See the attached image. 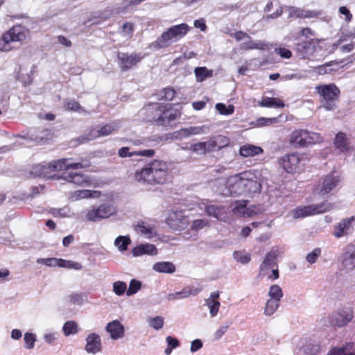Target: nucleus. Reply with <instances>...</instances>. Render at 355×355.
Masks as SVG:
<instances>
[{"label":"nucleus","mask_w":355,"mask_h":355,"mask_svg":"<svg viewBox=\"0 0 355 355\" xmlns=\"http://www.w3.org/2000/svg\"><path fill=\"white\" fill-rule=\"evenodd\" d=\"M220 293L219 291L211 292L208 298L205 299V304L209 309V314L212 318L217 316L220 303L219 302Z\"/></svg>","instance_id":"b1692460"},{"label":"nucleus","mask_w":355,"mask_h":355,"mask_svg":"<svg viewBox=\"0 0 355 355\" xmlns=\"http://www.w3.org/2000/svg\"><path fill=\"white\" fill-rule=\"evenodd\" d=\"M135 230L147 239H151L157 235V230L155 225L146 221L139 222Z\"/></svg>","instance_id":"cd10ccee"},{"label":"nucleus","mask_w":355,"mask_h":355,"mask_svg":"<svg viewBox=\"0 0 355 355\" xmlns=\"http://www.w3.org/2000/svg\"><path fill=\"white\" fill-rule=\"evenodd\" d=\"M340 177L336 172L325 175L317 186L315 191L320 196H324L333 191L340 183Z\"/></svg>","instance_id":"9b49d317"},{"label":"nucleus","mask_w":355,"mask_h":355,"mask_svg":"<svg viewBox=\"0 0 355 355\" xmlns=\"http://www.w3.org/2000/svg\"><path fill=\"white\" fill-rule=\"evenodd\" d=\"M166 222L171 229L181 230L187 226L189 220L182 211L171 210L168 213Z\"/></svg>","instance_id":"4468645a"},{"label":"nucleus","mask_w":355,"mask_h":355,"mask_svg":"<svg viewBox=\"0 0 355 355\" xmlns=\"http://www.w3.org/2000/svg\"><path fill=\"white\" fill-rule=\"evenodd\" d=\"M333 209V205L327 200L319 204L298 207L293 211L294 218H304L309 216L324 214Z\"/></svg>","instance_id":"0eeeda50"},{"label":"nucleus","mask_w":355,"mask_h":355,"mask_svg":"<svg viewBox=\"0 0 355 355\" xmlns=\"http://www.w3.org/2000/svg\"><path fill=\"white\" fill-rule=\"evenodd\" d=\"M352 318V311L349 309H344L332 313L329 316V321L332 326L342 327L347 325Z\"/></svg>","instance_id":"2eb2a0df"},{"label":"nucleus","mask_w":355,"mask_h":355,"mask_svg":"<svg viewBox=\"0 0 355 355\" xmlns=\"http://www.w3.org/2000/svg\"><path fill=\"white\" fill-rule=\"evenodd\" d=\"M233 214L239 216H244L247 213L246 201H236L232 209Z\"/></svg>","instance_id":"3c124183"},{"label":"nucleus","mask_w":355,"mask_h":355,"mask_svg":"<svg viewBox=\"0 0 355 355\" xmlns=\"http://www.w3.org/2000/svg\"><path fill=\"white\" fill-rule=\"evenodd\" d=\"M67 300L72 304L81 305L84 302L83 294L73 293L67 296Z\"/></svg>","instance_id":"338daca9"},{"label":"nucleus","mask_w":355,"mask_h":355,"mask_svg":"<svg viewBox=\"0 0 355 355\" xmlns=\"http://www.w3.org/2000/svg\"><path fill=\"white\" fill-rule=\"evenodd\" d=\"M86 345L85 350L87 353L90 354H96L102 349L101 339L98 334L96 333L89 334L86 339Z\"/></svg>","instance_id":"6ab92c4d"},{"label":"nucleus","mask_w":355,"mask_h":355,"mask_svg":"<svg viewBox=\"0 0 355 355\" xmlns=\"http://www.w3.org/2000/svg\"><path fill=\"white\" fill-rule=\"evenodd\" d=\"M266 44L262 42L258 41L255 42L252 40L251 37L250 36V39L245 40L244 42H243L240 45V49L242 50H252V49H265Z\"/></svg>","instance_id":"58836bf2"},{"label":"nucleus","mask_w":355,"mask_h":355,"mask_svg":"<svg viewBox=\"0 0 355 355\" xmlns=\"http://www.w3.org/2000/svg\"><path fill=\"white\" fill-rule=\"evenodd\" d=\"M327 355H355V345L348 343L342 347H334Z\"/></svg>","instance_id":"72a5a7b5"},{"label":"nucleus","mask_w":355,"mask_h":355,"mask_svg":"<svg viewBox=\"0 0 355 355\" xmlns=\"http://www.w3.org/2000/svg\"><path fill=\"white\" fill-rule=\"evenodd\" d=\"M263 153L261 147L253 144H245L239 148V155L243 157H254Z\"/></svg>","instance_id":"2f4dec72"},{"label":"nucleus","mask_w":355,"mask_h":355,"mask_svg":"<svg viewBox=\"0 0 355 355\" xmlns=\"http://www.w3.org/2000/svg\"><path fill=\"white\" fill-rule=\"evenodd\" d=\"M190 27L185 23L174 25L163 32L155 42V47L162 49L170 46L184 37L189 31Z\"/></svg>","instance_id":"7ed1b4c3"},{"label":"nucleus","mask_w":355,"mask_h":355,"mask_svg":"<svg viewBox=\"0 0 355 355\" xmlns=\"http://www.w3.org/2000/svg\"><path fill=\"white\" fill-rule=\"evenodd\" d=\"M113 292L117 296L123 295L127 291V284L123 281H116L112 285Z\"/></svg>","instance_id":"5fc2aeb1"},{"label":"nucleus","mask_w":355,"mask_h":355,"mask_svg":"<svg viewBox=\"0 0 355 355\" xmlns=\"http://www.w3.org/2000/svg\"><path fill=\"white\" fill-rule=\"evenodd\" d=\"M149 326L155 330L161 329L164 326V318L162 316H156L149 318L148 319Z\"/></svg>","instance_id":"13d9d810"},{"label":"nucleus","mask_w":355,"mask_h":355,"mask_svg":"<svg viewBox=\"0 0 355 355\" xmlns=\"http://www.w3.org/2000/svg\"><path fill=\"white\" fill-rule=\"evenodd\" d=\"M321 97L322 107L328 111L334 110L340 94L339 88L334 84L321 85L315 87Z\"/></svg>","instance_id":"39448f33"},{"label":"nucleus","mask_w":355,"mask_h":355,"mask_svg":"<svg viewBox=\"0 0 355 355\" xmlns=\"http://www.w3.org/2000/svg\"><path fill=\"white\" fill-rule=\"evenodd\" d=\"M289 144L295 148L305 147V130L293 131L289 136Z\"/></svg>","instance_id":"c85d7f7f"},{"label":"nucleus","mask_w":355,"mask_h":355,"mask_svg":"<svg viewBox=\"0 0 355 355\" xmlns=\"http://www.w3.org/2000/svg\"><path fill=\"white\" fill-rule=\"evenodd\" d=\"M354 220V216L343 219L340 223L334 226V232L332 233L333 235L336 238L340 239L351 234L354 230L352 225Z\"/></svg>","instance_id":"f3484780"},{"label":"nucleus","mask_w":355,"mask_h":355,"mask_svg":"<svg viewBox=\"0 0 355 355\" xmlns=\"http://www.w3.org/2000/svg\"><path fill=\"white\" fill-rule=\"evenodd\" d=\"M243 177L245 185L244 194L261 191V184L256 171L252 170L244 171Z\"/></svg>","instance_id":"ddd939ff"},{"label":"nucleus","mask_w":355,"mask_h":355,"mask_svg":"<svg viewBox=\"0 0 355 355\" xmlns=\"http://www.w3.org/2000/svg\"><path fill=\"white\" fill-rule=\"evenodd\" d=\"M260 106L266 107L282 108L285 106L284 103L279 98L264 97L259 103Z\"/></svg>","instance_id":"4c0bfd02"},{"label":"nucleus","mask_w":355,"mask_h":355,"mask_svg":"<svg viewBox=\"0 0 355 355\" xmlns=\"http://www.w3.org/2000/svg\"><path fill=\"white\" fill-rule=\"evenodd\" d=\"M315 44L313 39L298 42L295 46L297 55L301 59H309L315 51Z\"/></svg>","instance_id":"dca6fc26"},{"label":"nucleus","mask_w":355,"mask_h":355,"mask_svg":"<svg viewBox=\"0 0 355 355\" xmlns=\"http://www.w3.org/2000/svg\"><path fill=\"white\" fill-rule=\"evenodd\" d=\"M153 270L160 273L172 274L175 272V266L170 261H159L153 264Z\"/></svg>","instance_id":"f704fd0d"},{"label":"nucleus","mask_w":355,"mask_h":355,"mask_svg":"<svg viewBox=\"0 0 355 355\" xmlns=\"http://www.w3.org/2000/svg\"><path fill=\"white\" fill-rule=\"evenodd\" d=\"M340 272L349 273L355 270V243L348 244L339 257Z\"/></svg>","instance_id":"6e6552de"},{"label":"nucleus","mask_w":355,"mask_h":355,"mask_svg":"<svg viewBox=\"0 0 355 355\" xmlns=\"http://www.w3.org/2000/svg\"><path fill=\"white\" fill-rule=\"evenodd\" d=\"M90 165L89 160L86 158L76 162H73L72 158H62L49 163L37 164L33 167L31 173L36 176L50 178L52 177L51 173L54 171L86 168Z\"/></svg>","instance_id":"f03ea898"},{"label":"nucleus","mask_w":355,"mask_h":355,"mask_svg":"<svg viewBox=\"0 0 355 355\" xmlns=\"http://www.w3.org/2000/svg\"><path fill=\"white\" fill-rule=\"evenodd\" d=\"M206 212L209 216H213L219 220H225L227 209L223 206L210 205L206 206Z\"/></svg>","instance_id":"473e14b6"},{"label":"nucleus","mask_w":355,"mask_h":355,"mask_svg":"<svg viewBox=\"0 0 355 355\" xmlns=\"http://www.w3.org/2000/svg\"><path fill=\"white\" fill-rule=\"evenodd\" d=\"M134 257H139L144 254L154 256L157 254L156 247L150 243L141 244L132 250Z\"/></svg>","instance_id":"7c9ffc66"},{"label":"nucleus","mask_w":355,"mask_h":355,"mask_svg":"<svg viewBox=\"0 0 355 355\" xmlns=\"http://www.w3.org/2000/svg\"><path fill=\"white\" fill-rule=\"evenodd\" d=\"M136 181L148 184H164L168 178V166L162 160L155 159L135 173Z\"/></svg>","instance_id":"f257e3e1"},{"label":"nucleus","mask_w":355,"mask_h":355,"mask_svg":"<svg viewBox=\"0 0 355 355\" xmlns=\"http://www.w3.org/2000/svg\"><path fill=\"white\" fill-rule=\"evenodd\" d=\"M62 178L67 182L81 187L89 186L92 182L90 178L87 175L81 173H67L64 174Z\"/></svg>","instance_id":"412c9836"},{"label":"nucleus","mask_w":355,"mask_h":355,"mask_svg":"<svg viewBox=\"0 0 355 355\" xmlns=\"http://www.w3.org/2000/svg\"><path fill=\"white\" fill-rule=\"evenodd\" d=\"M141 282L133 279L130 282L129 287L127 289L126 295L131 296L136 294L141 288Z\"/></svg>","instance_id":"864d4df0"},{"label":"nucleus","mask_w":355,"mask_h":355,"mask_svg":"<svg viewBox=\"0 0 355 355\" xmlns=\"http://www.w3.org/2000/svg\"><path fill=\"white\" fill-rule=\"evenodd\" d=\"M233 257L236 261L241 263H247L250 261V254L243 251H235Z\"/></svg>","instance_id":"e2e57ef3"},{"label":"nucleus","mask_w":355,"mask_h":355,"mask_svg":"<svg viewBox=\"0 0 355 355\" xmlns=\"http://www.w3.org/2000/svg\"><path fill=\"white\" fill-rule=\"evenodd\" d=\"M308 160L306 154L293 153L282 156L279 163L286 173H295L302 169Z\"/></svg>","instance_id":"423d86ee"},{"label":"nucleus","mask_w":355,"mask_h":355,"mask_svg":"<svg viewBox=\"0 0 355 355\" xmlns=\"http://www.w3.org/2000/svg\"><path fill=\"white\" fill-rule=\"evenodd\" d=\"M279 121V117L265 118L260 117L254 122V126L257 128L270 126L277 123Z\"/></svg>","instance_id":"09e8293b"},{"label":"nucleus","mask_w":355,"mask_h":355,"mask_svg":"<svg viewBox=\"0 0 355 355\" xmlns=\"http://www.w3.org/2000/svg\"><path fill=\"white\" fill-rule=\"evenodd\" d=\"M62 331L65 336H69L76 334L79 331V329L76 322L69 320L63 324Z\"/></svg>","instance_id":"a19ab883"},{"label":"nucleus","mask_w":355,"mask_h":355,"mask_svg":"<svg viewBox=\"0 0 355 355\" xmlns=\"http://www.w3.org/2000/svg\"><path fill=\"white\" fill-rule=\"evenodd\" d=\"M209 226V221L207 219H196L192 222L191 230L198 232Z\"/></svg>","instance_id":"6e6d98bb"},{"label":"nucleus","mask_w":355,"mask_h":355,"mask_svg":"<svg viewBox=\"0 0 355 355\" xmlns=\"http://www.w3.org/2000/svg\"><path fill=\"white\" fill-rule=\"evenodd\" d=\"M188 137L191 135H201L206 133L208 128L205 125L202 126H191L186 128Z\"/></svg>","instance_id":"680f3d73"},{"label":"nucleus","mask_w":355,"mask_h":355,"mask_svg":"<svg viewBox=\"0 0 355 355\" xmlns=\"http://www.w3.org/2000/svg\"><path fill=\"white\" fill-rule=\"evenodd\" d=\"M279 304L280 301L271 299L268 300L264 307V315L266 316H270L273 315L279 309Z\"/></svg>","instance_id":"79ce46f5"},{"label":"nucleus","mask_w":355,"mask_h":355,"mask_svg":"<svg viewBox=\"0 0 355 355\" xmlns=\"http://www.w3.org/2000/svg\"><path fill=\"white\" fill-rule=\"evenodd\" d=\"M194 73L198 82H202L207 78H210L213 76V71L208 69L205 67H196Z\"/></svg>","instance_id":"37998d69"},{"label":"nucleus","mask_w":355,"mask_h":355,"mask_svg":"<svg viewBox=\"0 0 355 355\" xmlns=\"http://www.w3.org/2000/svg\"><path fill=\"white\" fill-rule=\"evenodd\" d=\"M337 63L334 62H331L326 63L324 64L318 66L314 69V71L317 72L318 74L323 75L327 73H330L334 71H336V69L331 68L334 64H336Z\"/></svg>","instance_id":"4d7b16f0"},{"label":"nucleus","mask_w":355,"mask_h":355,"mask_svg":"<svg viewBox=\"0 0 355 355\" xmlns=\"http://www.w3.org/2000/svg\"><path fill=\"white\" fill-rule=\"evenodd\" d=\"M335 147L340 152L345 153L349 149V143L346 135L343 132H338L334 139Z\"/></svg>","instance_id":"e433bc0d"},{"label":"nucleus","mask_w":355,"mask_h":355,"mask_svg":"<svg viewBox=\"0 0 355 355\" xmlns=\"http://www.w3.org/2000/svg\"><path fill=\"white\" fill-rule=\"evenodd\" d=\"M105 330L109 334L110 338L114 340L122 338L125 335V327L118 320L108 322Z\"/></svg>","instance_id":"aec40b11"},{"label":"nucleus","mask_w":355,"mask_h":355,"mask_svg":"<svg viewBox=\"0 0 355 355\" xmlns=\"http://www.w3.org/2000/svg\"><path fill=\"white\" fill-rule=\"evenodd\" d=\"M119 128V123L116 121L111 122L106 124L98 129H93V137L97 138L99 137H105L110 135L113 132L116 131Z\"/></svg>","instance_id":"c756f323"},{"label":"nucleus","mask_w":355,"mask_h":355,"mask_svg":"<svg viewBox=\"0 0 355 355\" xmlns=\"http://www.w3.org/2000/svg\"><path fill=\"white\" fill-rule=\"evenodd\" d=\"M201 291V288H189L186 287L181 291L168 293L166 295V298L169 301L178 300L188 297L191 295L196 296Z\"/></svg>","instance_id":"393cba45"},{"label":"nucleus","mask_w":355,"mask_h":355,"mask_svg":"<svg viewBox=\"0 0 355 355\" xmlns=\"http://www.w3.org/2000/svg\"><path fill=\"white\" fill-rule=\"evenodd\" d=\"M216 109L222 115H230L234 113V106L233 105L226 106L224 103H219L216 105Z\"/></svg>","instance_id":"bf43d9fd"},{"label":"nucleus","mask_w":355,"mask_h":355,"mask_svg":"<svg viewBox=\"0 0 355 355\" xmlns=\"http://www.w3.org/2000/svg\"><path fill=\"white\" fill-rule=\"evenodd\" d=\"M229 141L226 137L218 135L204 141L206 153L219 150L228 145Z\"/></svg>","instance_id":"4be33fe9"},{"label":"nucleus","mask_w":355,"mask_h":355,"mask_svg":"<svg viewBox=\"0 0 355 355\" xmlns=\"http://www.w3.org/2000/svg\"><path fill=\"white\" fill-rule=\"evenodd\" d=\"M166 342L167 343V347L164 350V354L166 355H170L172 353V351L180 345V341L178 339L171 336H168L166 338Z\"/></svg>","instance_id":"8fccbe9b"},{"label":"nucleus","mask_w":355,"mask_h":355,"mask_svg":"<svg viewBox=\"0 0 355 355\" xmlns=\"http://www.w3.org/2000/svg\"><path fill=\"white\" fill-rule=\"evenodd\" d=\"M243 175V172L227 178L225 182V190L223 191V194L225 196L244 194L245 185Z\"/></svg>","instance_id":"1a4fd4ad"},{"label":"nucleus","mask_w":355,"mask_h":355,"mask_svg":"<svg viewBox=\"0 0 355 355\" xmlns=\"http://www.w3.org/2000/svg\"><path fill=\"white\" fill-rule=\"evenodd\" d=\"M102 219L107 218L116 212V207L112 205L103 204L98 207Z\"/></svg>","instance_id":"ea45409f"},{"label":"nucleus","mask_w":355,"mask_h":355,"mask_svg":"<svg viewBox=\"0 0 355 355\" xmlns=\"http://www.w3.org/2000/svg\"><path fill=\"white\" fill-rule=\"evenodd\" d=\"M322 14L320 11L304 10L297 7L288 8V17L294 19H311L318 17Z\"/></svg>","instance_id":"5701e85b"},{"label":"nucleus","mask_w":355,"mask_h":355,"mask_svg":"<svg viewBox=\"0 0 355 355\" xmlns=\"http://www.w3.org/2000/svg\"><path fill=\"white\" fill-rule=\"evenodd\" d=\"M131 241L128 236H119L114 241V245L121 252L125 251Z\"/></svg>","instance_id":"49530a36"},{"label":"nucleus","mask_w":355,"mask_h":355,"mask_svg":"<svg viewBox=\"0 0 355 355\" xmlns=\"http://www.w3.org/2000/svg\"><path fill=\"white\" fill-rule=\"evenodd\" d=\"M321 255V249L316 248L313 249L310 253L306 257V261L310 264L315 263L318 257Z\"/></svg>","instance_id":"774afa93"},{"label":"nucleus","mask_w":355,"mask_h":355,"mask_svg":"<svg viewBox=\"0 0 355 355\" xmlns=\"http://www.w3.org/2000/svg\"><path fill=\"white\" fill-rule=\"evenodd\" d=\"M278 250L277 249L271 250L267 254L261 264L260 265V275H268V271L276 267Z\"/></svg>","instance_id":"a211bd4d"},{"label":"nucleus","mask_w":355,"mask_h":355,"mask_svg":"<svg viewBox=\"0 0 355 355\" xmlns=\"http://www.w3.org/2000/svg\"><path fill=\"white\" fill-rule=\"evenodd\" d=\"M59 336L60 335L58 332H47L44 334L43 339L46 343L54 345L56 344Z\"/></svg>","instance_id":"0e129e2a"},{"label":"nucleus","mask_w":355,"mask_h":355,"mask_svg":"<svg viewBox=\"0 0 355 355\" xmlns=\"http://www.w3.org/2000/svg\"><path fill=\"white\" fill-rule=\"evenodd\" d=\"M144 58V55L141 53H132L129 54L119 52L117 54L118 64L122 71H127L134 68Z\"/></svg>","instance_id":"f8f14e48"},{"label":"nucleus","mask_w":355,"mask_h":355,"mask_svg":"<svg viewBox=\"0 0 355 355\" xmlns=\"http://www.w3.org/2000/svg\"><path fill=\"white\" fill-rule=\"evenodd\" d=\"M151 112L154 114L153 121L158 125H166L180 116V112L173 108L171 103H158L153 105Z\"/></svg>","instance_id":"20e7f679"},{"label":"nucleus","mask_w":355,"mask_h":355,"mask_svg":"<svg viewBox=\"0 0 355 355\" xmlns=\"http://www.w3.org/2000/svg\"><path fill=\"white\" fill-rule=\"evenodd\" d=\"M49 213L54 217L67 218L72 216V213L69 207L66 206L62 208H51Z\"/></svg>","instance_id":"c03bdc74"},{"label":"nucleus","mask_w":355,"mask_h":355,"mask_svg":"<svg viewBox=\"0 0 355 355\" xmlns=\"http://www.w3.org/2000/svg\"><path fill=\"white\" fill-rule=\"evenodd\" d=\"M283 295L282 289L279 285L273 284L270 287L268 291V296L270 297V299L281 301Z\"/></svg>","instance_id":"de8ad7c7"},{"label":"nucleus","mask_w":355,"mask_h":355,"mask_svg":"<svg viewBox=\"0 0 355 355\" xmlns=\"http://www.w3.org/2000/svg\"><path fill=\"white\" fill-rule=\"evenodd\" d=\"M322 139V137L318 133L305 130V147L320 142Z\"/></svg>","instance_id":"a18cd8bd"},{"label":"nucleus","mask_w":355,"mask_h":355,"mask_svg":"<svg viewBox=\"0 0 355 355\" xmlns=\"http://www.w3.org/2000/svg\"><path fill=\"white\" fill-rule=\"evenodd\" d=\"M101 196V192L95 190L83 189L76 191L72 198L78 200L84 198H96Z\"/></svg>","instance_id":"c9c22d12"},{"label":"nucleus","mask_w":355,"mask_h":355,"mask_svg":"<svg viewBox=\"0 0 355 355\" xmlns=\"http://www.w3.org/2000/svg\"><path fill=\"white\" fill-rule=\"evenodd\" d=\"M12 42H24L28 37L29 31L21 26H15L7 31Z\"/></svg>","instance_id":"bb28decb"},{"label":"nucleus","mask_w":355,"mask_h":355,"mask_svg":"<svg viewBox=\"0 0 355 355\" xmlns=\"http://www.w3.org/2000/svg\"><path fill=\"white\" fill-rule=\"evenodd\" d=\"M300 349L306 354L316 355L320 349V344L314 340L302 339L300 340Z\"/></svg>","instance_id":"a878e982"},{"label":"nucleus","mask_w":355,"mask_h":355,"mask_svg":"<svg viewBox=\"0 0 355 355\" xmlns=\"http://www.w3.org/2000/svg\"><path fill=\"white\" fill-rule=\"evenodd\" d=\"M38 264L45 265L49 267H60L67 269H73L80 270L83 268L81 263L71 260H66L63 259H58L55 257L49 258H38L36 260Z\"/></svg>","instance_id":"9d476101"},{"label":"nucleus","mask_w":355,"mask_h":355,"mask_svg":"<svg viewBox=\"0 0 355 355\" xmlns=\"http://www.w3.org/2000/svg\"><path fill=\"white\" fill-rule=\"evenodd\" d=\"M25 347L28 349H31L35 347L36 341V336L33 333L26 332L24 334Z\"/></svg>","instance_id":"69168bd1"},{"label":"nucleus","mask_w":355,"mask_h":355,"mask_svg":"<svg viewBox=\"0 0 355 355\" xmlns=\"http://www.w3.org/2000/svg\"><path fill=\"white\" fill-rule=\"evenodd\" d=\"M11 42L10 36L7 32L4 33L0 37V51L4 52L10 51L12 49L10 46Z\"/></svg>","instance_id":"603ef678"},{"label":"nucleus","mask_w":355,"mask_h":355,"mask_svg":"<svg viewBox=\"0 0 355 355\" xmlns=\"http://www.w3.org/2000/svg\"><path fill=\"white\" fill-rule=\"evenodd\" d=\"M85 218L87 220L92 222L102 220L101 216H100V212H98V207H92L89 209L85 215Z\"/></svg>","instance_id":"052dcab7"}]
</instances>
